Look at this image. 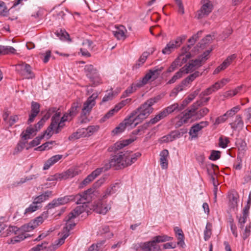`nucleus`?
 I'll list each match as a JSON object with an SVG mask.
<instances>
[{"label": "nucleus", "instance_id": "obj_63", "mask_svg": "<svg viewBox=\"0 0 251 251\" xmlns=\"http://www.w3.org/2000/svg\"><path fill=\"white\" fill-rule=\"evenodd\" d=\"M227 118L225 114L217 117L215 120L214 125H218L225 122Z\"/></svg>", "mask_w": 251, "mask_h": 251}, {"label": "nucleus", "instance_id": "obj_16", "mask_svg": "<svg viewBox=\"0 0 251 251\" xmlns=\"http://www.w3.org/2000/svg\"><path fill=\"white\" fill-rule=\"evenodd\" d=\"M40 105L39 103L37 102L32 101L31 102V113L29 115V117L27 121L28 124L33 122L35 118L37 116L40 112Z\"/></svg>", "mask_w": 251, "mask_h": 251}, {"label": "nucleus", "instance_id": "obj_32", "mask_svg": "<svg viewBox=\"0 0 251 251\" xmlns=\"http://www.w3.org/2000/svg\"><path fill=\"white\" fill-rule=\"evenodd\" d=\"M55 35L62 41H68L71 42L69 34L64 30L61 29L55 32Z\"/></svg>", "mask_w": 251, "mask_h": 251}, {"label": "nucleus", "instance_id": "obj_59", "mask_svg": "<svg viewBox=\"0 0 251 251\" xmlns=\"http://www.w3.org/2000/svg\"><path fill=\"white\" fill-rule=\"evenodd\" d=\"M125 129L126 127L125 126V125H124V124L121 123L118 126H117L113 130L112 132L114 134H117L123 132Z\"/></svg>", "mask_w": 251, "mask_h": 251}, {"label": "nucleus", "instance_id": "obj_58", "mask_svg": "<svg viewBox=\"0 0 251 251\" xmlns=\"http://www.w3.org/2000/svg\"><path fill=\"white\" fill-rule=\"evenodd\" d=\"M48 244L47 242H44L41 244H38L37 246L31 248L29 251H40L41 250L46 249L47 245Z\"/></svg>", "mask_w": 251, "mask_h": 251}, {"label": "nucleus", "instance_id": "obj_61", "mask_svg": "<svg viewBox=\"0 0 251 251\" xmlns=\"http://www.w3.org/2000/svg\"><path fill=\"white\" fill-rule=\"evenodd\" d=\"M229 142L228 139L225 137L223 138V137H220L219 138V146L222 148H226L227 147V145Z\"/></svg>", "mask_w": 251, "mask_h": 251}, {"label": "nucleus", "instance_id": "obj_18", "mask_svg": "<svg viewBox=\"0 0 251 251\" xmlns=\"http://www.w3.org/2000/svg\"><path fill=\"white\" fill-rule=\"evenodd\" d=\"M126 29L123 25H119L116 27L115 30L113 31L114 36L118 40H124L126 36L125 34Z\"/></svg>", "mask_w": 251, "mask_h": 251}, {"label": "nucleus", "instance_id": "obj_29", "mask_svg": "<svg viewBox=\"0 0 251 251\" xmlns=\"http://www.w3.org/2000/svg\"><path fill=\"white\" fill-rule=\"evenodd\" d=\"M178 103H174L173 104H171L165 108H164L162 111V113H163L165 117H167L169 114L172 113L173 112L176 111H178Z\"/></svg>", "mask_w": 251, "mask_h": 251}, {"label": "nucleus", "instance_id": "obj_31", "mask_svg": "<svg viewBox=\"0 0 251 251\" xmlns=\"http://www.w3.org/2000/svg\"><path fill=\"white\" fill-rule=\"evenodd\" d=\"M16 50L12 47L9 46H0V54H15Z\"/></svg>", "mask_w": 251, "mask_h": 251}, {"label": "nucleus", "instance_id": "obj_12", "mask_svg": "<svg viewBox=\"0 0 251 251\" xmlns=\"http://www.w3.org/2000/svg\"><path fill=\"white\" fill-rule=\"evenodd\" d=\"M108 166L106 168H99L93 171L82 182L81 185L86 186L91 182L93 181L102 172L106 171L108 170Z\"/></svg>", "mask_w": 251, "mask_h": 251}, {"label": "nucleus", "instance_id": "obj_5", "mask_svg": "<svg viewBox=\"0 0 251 251\" xmlns=\"http://www.w3.org/2000/svg\"><path fill=\"white\" fill-rule=\"evenodd\" d=\"M15 69L17 73L23 78L29 79L35 77L31 67L25 62L16 65Z\"/></svg>", "mask_w": 251, "mask_h": 251}, {"label": "nucleus", "instance_id": "obj_51", "mask_svg": "<svg viewBox=\"0 0 251 251\" xmlns=\"http://www.w3.org/2000/svg\"><path fill=\"white\" fill-rule=\"evenodd\" d=\"M75 175L73 174V171L69 170L68 171L63 173L59 175V178L66 179L68 178L74 177Z\"/></svg>", "mask_w": 251, "mask_h": 251}, {"label": "nucleus", "instance_id": "obj_36", "mask_svg": "<svg viewBox=\"0 0 251 251\" xmlns=\"http://www.w3.org/2000/svg\"><path fill=\"white\" fill-rule=\"evenodd\" d=\"M231 125L232 127L233 128H243L244 122L242 119L241 116L240 115H237L234 122Z\"/></svg>", "mask_w": 251, "mask_h": 251}, {"label": "nucleus", "instance_id": "obj_55", "mask_svg": "<svg viewBox=\"0 0 251 251\" xmlns=\"http://www.w3.org/2000/svg\"><path fill=\"white\" fill-rule=\"evenodd\" d=\"M18 236H15L13 239H11V242L13 244L15 243L19 242L22 240L25 239L27 236L25 234V233H18Z\"/></svg>", "mask_w": 251, "mask_h": 251}, {"label": "nucleus", "instance_id": "obj_60", "mask_svg": "<svg viewBox=\"0 0 251 251\" xmlns=\"http://www.w3.org/2000/svg\"><path fill=\"white\" fill-rule=\"evenodd\" d=\"M170 133L174 141V140L182 136L184 132L182 131L181 132L179 130H175L172 131Z\"/></svg>", "mask_w": 251, "mask_h": 251}, {"label": "nucleus", "instance_id": "obj_7", "mask_svg": "<svg viewBox=\"0 0 251 251\" xmlns=\"http://www.w3.org/2000/svg\"><path fill=\"white\" fill-rule=\"evenodd\" d=\"M186 38V36L182 35L178 37L175 40L170 41L162 50V52L164 54H170L176 49H177Z\"/></svg>", "mask_w": 251, "mask_h": 251}, {"label": "nucleus", "instance_id": "obj_35", "mask_svg": "<svg viewBox=\"0 0 251 251\" xmlns=\"http://www.w3.org/2000/svg\"><path fill=\"white\" fill-rule=\"evenodd\" d=\"M120 109L116 105L113 108L110 109L107 113H106L104 116L100 119V122H104L106 120L109 119L112 117L115 113H117Z\"/></svg>", "mask_w": 251, "mask_h": 251}, {"label": "nucleus", "instance_id": "obj_64", "mask_svg": "<svg viewBox=\"0 0 251 251\" xmlns=\"http://www.w3.org/2000/svg\"><path fill=\"white\" fill-rule=\"evenodd\" d=\"M245 115L246 117L245 122L248 123L251 119V106L245 110Z\"/></svg>", "mask_w": 251, "mask_h": 251}, {"label": "nucleus", "instance_id": "obj_42", "mask_svg": "<svg viewBox=\"0 0 251 251\" xmlns=\"http://www.w3.org/2000/svg\"><path fill=\"white\" fill-rule=\"evenodd\" d=\"M70 234L69 233H64L63 236L58 240L55 241V243L52 245V248L54 249L57 248L58 246L62 245L65 241V240L69 236Z\"/></svg>", "mask_w": 251, "mask_h": 251}, {"label": "nucleus", "instance_id": "obj_37", "mask_svg": "<svg viewBox=\"0 0 251 251\" xmlns=\"http://www.w3.org/2000/svg\"><path fill=\"white\" fill-rule=\"evenodd\" d=\"M242 87L243 86L241 85L236 87L234 90H231L226 92L223 95L224 97L225 98H228L229 97H232L235 96L242 89Z\"/></svg>", "mask_w": 251, "mask_h": 251}, {"label": "nucleus", "instance_id": "obj_27", "mask_svg": "<svg viewBox=\"0 0 251 251\" xmlns=\"http://www.w3.org/2000/svg\"><path fill=\"white\" fill-rule=\"evenodd\" d=\"M37 132V129H35L33 126H28L26 130L22 132L21 134L22 138L25 140L30 139L32 134H35Z\"/></svg>", "mask_w": 251, "mask_h": 251}, {"label": "nucleus", "instance_id": "obj_33", "mask_svg": "<svg viewBox=\"0 0 251 251\" xmlns=\"http://www.w3.org/2000/svg\"><path fill=\"white\" fill-rule=\"evenodd\" d=\"M201 74H202L200 73L199 71H196L183 80L182 83L184 84L185 86H187L189 83L194 80L195 78L201 75Z\"/></svg>", "mask_w": 251, "mask_h": 251}, {"label": "nucleus", "instance_id": "obj_25", "mask_svg": "<svg viewBox=\"0 0 251 251\" xmlns=\"http://www.w3.org/2000/svg\"><path fill=\"white\" fill-rule=\"evenodd\" d=\"M98 126H90L87 128H81V131L83 132V136L89 137L93 135L95 132L97 131L99 129Z\"/></svg>", "mask_w": 251, "mask_h": 251}, {"label": "nucleus", "instance_id": "obj_3", "mask_svg": "<svg viewBox=\"0 0 251 251\" xmlns=\"http://www.w3.org/2000/svg\"><path fill=\"white\" fill-rule=\"evenodd\" d=\"M94 191L92 189H89L81 194L76 195L66 196L57 199L59 205H64L70 201H76L77 204L84 203L92 200Z\"/></svg>", "mask_w": 251, "mask_h": 251}, {"label": "nucleus", "instance_id": "obj_13", "mask_svg": "<svg viewBox=\"0 0 251 251\" xmlns=\"http://www.w3.org/2000/svg\"><path fill=\"white\" fill-rule=\"evenodd\" d=\"M208 125V122L207 121L201 122L199 123L194 125L190 128L189 132V135L192 138H196L198 137L199 131L203 128L206 127Z\"/></svg>", "mask_w": 251, "mask_h": 251}, {"label": "nucleus", "instance_id": "obj_50", "mask_svg": "<svg viewBox=\"0 0 251 251\" xmlns=\"http://www.w3.org/2000/svg\"><path fill=\"white\" fill-rule=\"evenodd\" d=\"M217 168V166L216 165H215L214 164H211V165L209 167H208L207 168V172L208 174V175L209 176V177H211L212 176H216V169Z\"/></svg>", "mask_w": 251, "mask_h": 251}, {"label": "nucleus", "instance_id": "obj_38", "mask_svg": "<svg viewBox=\"0 0 251 251\" xmlns=\"http://www.w3.org/2000/svg\"><path fill=\"white\" fill-rule=\"evenodd\" d=\"M165 117L162 112L160 111L158 114L155 115L154 118L151 119L149 122H147L145 124H148V125L149 127L150 125H154Z\"/></svg>", "mask_w": 251, "mask_h": 251}, {"label": "nucleus", "instance_id": "obj_43", "mask_svg": "<svg viewBox=\"0 0 251 251\" xmlns=\"http://www.w3.org/2000/svg\"><path fill=\"white\" fill-rule=\"evenodd\" d=\"M149 54L150 52H144L143 53L139 58L138 62L136 64V68H139L144 63Z\"/></svg>", "mask_w": 251, "mask_h": 251}, {"label": "nucleus", "instance_id": "obj_9", "mask_svg": "<svg viewBox=\"0 0 251 251\" xmlns=\"http://www.w3.org/2000/svg\"><path fill=\"white\" fill-rule=\"evenodd\" d=\"M203 4L201 9L198 11L197 17L200 19L207 16L211 12L213 9V5L209 0H203Z\"/></svg>", "mask_w": 251, "mask_h": 251}, {"label": "nucleus", "instance_id": "obj_23", "mask_svg": "<svg viewBox=\"0 0 251 251\" xmlns=\"http://www.w3.org/2000/svg\"><path fill=\"white\" fill-rule=\"evenodd\" d=\"M174 231L178 240L177 244L179 246L183 248L184 246L185 245V243L184 241V236L182 229L176 226L174 228Z\"/></svg>", "mask_w": 251, "mask_h": 251}, {"label": "nucleus", "instance_id": "obj_21", "mask_svg": "<svg viewBox=\"0 0 251 251\" xmlns=\"http://www.w3.org/2000/svg\"><path fill=\"white\" fill-rule=\"evenodd\" d=\"M159 247H155L152 240L146 242H141L142 251H158Z\"/></svg>", "mask_w": 251, "mask_h": 251}, {"label": "nucleus", "instance_id": "obj_62", "mask_svg": "<svg viewBox=\"0 0 251 251\" xmlns=\"http://www.w3.org/2000/svg\"><path fill=\"white\" fill-rule=\"evenodd\" d=\"M60 205L58 203L57 200L56 199H54L47 205V208L48 209H50L58 207Z\"/></svg>", "mask_w": 251, "mask_h": 251}, {"label": "nucleus", "instance_id": "obj_28", "mask_svg": "<svg viewBox=\"0 0 251 251\" xmlns=\"http://www.w3.org/2000/svg\"><path fill=\"white\" fill-rule=\"evenodd\" d=\"M51 194V191H46L40 196L36 197L34 199L33 201L38 205L40 204L42 202L48 200Z\"/></svg>", "mask_w": 251, "mask_h": 251}, {"label": "nucleus", "instance_id": "obj_26", "mask_svg": "<svg viewBox=\"0 0 251 251\" xmlns=\"http://www.w3.org/2000/svg\"><path fill=\"white\" fill-rule=\"evenodd\" d=\"M173 237L169 236L167 235H161L153 237L152 239V242L155 245V247H158V246L156 245L157 243L171 241L173 240Z\"/></svg>", "mask_w": 251, "mask_h": 251}, {"label": "nucleus", "instance_id": "obj_22", "mask_svg": "<svg viewBox=\"0 0 251 251\" xmlns=\"http://www.w3.org/2000/svg\"><path fill=\"white\" fill-rule=\"evenodd\" d=\"M136 139L137 137L136 136H132L128 139L117 142L114 144V149L115 150H121L126 146H127L129 144L134 142L136 140Z\"/></svg>", "mask_w": 251, "mask_h": 251}, {"label": "nucleus", "instance_id": "obj_10", "mask_svg": "<svg viewBox=\"0 0 251 251\" xmlns=\"http://www.w3.org/2000/svg\"><path fill=\"white\" fill-rule=\"evenodd\" d=\"M86 76L91 80V81H99V74L96 68H94L92 65H87L84 68Z\"/></svg>", "mask_w": 251, "mask_h": 251}, {"label": "nucleus", "instance_id": "obj_19", "mask_svg": "<svg viewBox=\"0 0 251 251\" xmlns=\"http://www.w3.org/2000/svg\"><path fill=\"white\" fill-rule=\"evenodd\" d=\"M60 119L59 118L53 116L51 118V122L46 130L45 134H47L49 137H50L53 133L54 129L56 127L57 125L59 123Z\"/></svg>", "mask_w": 251, "mask_h": 251}, {"label": "nucleus", "instance_id": "obj_45", "mask_svg": "<svg viewBox=\"0 0 251 251\" xmlns=\"http://www.w3.org/2000/svg\"><path fill=\"white\" fill-rule=\"evenodd\" d=\"M240 109V107L239 105L236 106L231 109L226 111V113L224 114L226 115V118L228 119L229 117H231L234 115L236 113H237Z\"/></svg>", "mask_w": 251, "mask_h": 251}, {"label": "nucleus", "instance_id": "obj_14", "mask_svg": "<svg viewBox=\"0 0 251 251\" xmlns=\"http://www.w3.org/2000/svg\"><path fill=\"white\" fill-rule=\"evenodd\" d=\"M124 155L125 157H126L127 166H128L134 163L137 160V158L141 156V153L139 152L133 153L132 151H124Z\"/></svg>", "mask_w": 251, "mask_h": 251}, {"label": "nucleus", "instance_id": "obj_48", "mask_svg": "<svg viewBox=\"0 0 251 251\" xmlns=\"http://www.w3.org/2000/svg\"><path fill=\"white\" fill-rule=\"evenodd\" d=\"M27 143L26 141H20L16 147L15 148L14 151V154H17L19 152L22 151L25 148V146L26 143Z\"/></svg>", "mask_w": 251, "mask_h": 251}, {"label": "nucleus", "instance_id": "obj_1", "mask_svg": "<svg viewBox=\"0 0 251 251\" xmlns=\"http://www.w3.org/2000/svg\"><path fill=\"white\" fill-rule=\"evenodd\" d=\"M159 100V96L149 99L139 107L133 111L122 123L126 127L133 124L135 126L152 112L153 109L152 106L157 102Z\"/></svg>", "mask_w": 251, "mask_h": 251}, {"label": "nucleus", "instance_id": "obj_57", "mask_svg": "<svg viewBox=\"0 0 251 251\" xmlns=\"http://www.w3.org/2000/svg\"><path fill=\"white\" fill-rule=\"evenodd\" d=\"M191 57V54L190 53L186 54H181L176 59H178L179 64H181V66L186 62L188 59Z\"/></svg>", "mask_w": 251, "mask_h": 251}, {"label": "nucleus", "instance_id": "obj_11", "mask_svg": "<svg viewBox=\"0 0 251 251\" xmlns=\"http://www.w3.org/2000/svg\"><path fill=\"white\" fill-rule=\"evenodd\" d=\"M98 97V93L97 92L94 93L91 96L88 97L86 101L83 103V106L82 110L83 111L84 113L90 112L93 107L96 104V100Z\"/></svg>", "mask_w": 251, "mask_h": 251}, {"label": "nucleus", "instance_id": "obj_2", "mask_svg": "<svg viewBox=\"0 0 251 251\" xmlns=\"http://www.w3.org/2000/svg\"><path fill=\"white\" fill-rule=\"evenodd\" d=\"M201 100H198L191 106L190 108L185 111L182 117L180 118L178 126H180L183 124L188 122V120L193 116H196L197 119H201L209 112V109L206 107L201 108L198 112L196 110L202 105Z\"/></svg>", "mask_w": 251, "mask_h": 251}, {"label": "nucleus", "instance_id": "obj_49", "mask_svg": "<svg viewBox=\"0 0 251 251\" xmlns=\"http://www.w3.org/2000/svg\"><path fill=\"white\" fill-rule=\"evenodd\" d=\"M90 114L88 113L83 112V111H81V113L79 117V122L80 124H85L89 122V119H88V117L89 116Z\"/></svg>", "mask_w": 251, "mask_h": 251}, {"label": "nucleus", "instance_id": "obj_30", "mask_svg": "<svg viewBox=\"0 0 251 251\" xmlns=\"http://www.w3.org/2000/svg\"><path fill=\"white\" fill-rule=\"evenodd\" d=\"M110 209V207L105 206L101 200L99 201L96 203V209L100 214H105Z\"/></svg>", "mask_w": 251, "mask_h": 251}, {"label": "nucleus", "instance_id": "obj_52", "mask_svg": "<svg viewBox=\"0 0 251 251\" xmlns=\"http://www.w3.org/2000/svg\"><path fill=\"white\" fill-rule=\"evenodd\" d=\"M67 223L66 226L63 228V233H69L70 234V230L72 229L75 226V223H71V221L68 220V217L66 218V220Z\"/></svg>", "mask_w": 251, "mask_h": 251}, {"label": "nucleus", "instance_id": "obj_34", "mask_svg": "<svg viewBox=\"0 0 251 251\" xmlns=\"http://www.w3.org/2000/svg\"><path fill=\"white\" fill-rule=\"evenodd\" d=\"M12 233L15 234L20 233V228H18L16 226H10L5 231H3L2 232V234L3 236L6 237L10 235Z\"/></svg>", "mask_w": 251, "mask_h": 251}, {"label": "nucleus", "instance_id": "obj_4", "mask_svg": "<svg viewBox=\"0 0 251 251\" xmlns=\"http://www.w3.org/2000/svg\"><path fill=\"white\" fill-rule=\"evenodd\" d=\"M163 67L156 66L154 68L149 70L148 73L143 77L142 79L134 85V87H141L146 84L148 81L152 79V80H155L163 70ZM136 89V88H135Z\"/></svg>", "mask_w": 251, "mask_h": 251}, {"label": "nucleus", "instance_id": "obj_40", "mask_svg": "<svg viewBox=\"0 0 251 251\" xmlns=\"http://www.w3.org/2000/svg\"><path fill=\"white\" fill-rule=\"evenodd\" d=\"M148 124H144L143 125L139 126L138 129L132 132L133 135H141L145 132V131L148 128Z\"/></svg>", "mask_w": 251, "mask_h": 251}, {"label": "nucleus", "instance_id": "obj_8", "mask_svg": "<svg viewBox=\"0 0 251 251\" xmlns=\"http://www.w3.org/2000/svg\"><path fill=\"white\" fill-rule=\"evenodd\" d=\"M43 222V217L39 216L29 223L22 226L20 228V233H25V232H30Z\"/></svg>", "mask_w": 251, "mask_h": 251}, {"label": "nucleus", "instance_id": "obj_15", "mask_svg": "<svg viewBox=\"0 0 251 251\" xmlns=\"http://www.w3.org/2000/svg\"><path fill=\"white\" fill-rule=\"evenodd\" d=\"M91 201V200L88 202H86L84 203H82V205H79L75 207L74 210L70 213L68 215V220L70 221V220L74 219L76 216L84 212L86 210V207L87 206L86 204Z\"/></svg>", "mask_w": 251, "mask_h": 251}, {"label": "nucleus", "instance_id": "obj_44", "mask_svg": "<svg viewBox=\"0 0 251 251\" xmlns=\"http://www.w3.org/2000/svg\"><path fill=\"white\" fill-rule=\"evenodd\" d=\"M81 137H84L83 136V132L81 131V128L78 129L77 131L73 133L68 138L69 140H73L79 139Z\"/></svg>", "mask_w": 251, "mask_h": 251}, {"label": "nucleus", "instance_id": "obj_41", "mask_svg": "<svg viewBox=\"0 0 251 251\" xmlns=\"http://www.w3.org/2000/svg\"><path fill=\"white\" fill-rule=\"evenodd\" d=\"M120 184L118 182L115 183L108 187L106 191V195H110L115 193L119 188Z\"/></svg>", "mask_w": 251, "mask_h": 251}, {"label": "nucleus", "instance_id": "obj_17", "mask_svg": "<svg viewBox=\"0 0 251 251\" xmlns=\"http://www.w3.org/2000/svg\"><path fill=\"white\" fill-rule=\"evenodd\" d=\"M235 54L229 56L220 66H219L214 71V74H217L220 71L226 69L231 63L232 60L235 58Z\"/></svg>", "mask_w": 251, "mask_h": 251}, {"label": "nucleus", "instance_id": "obj_47", "mask_svg": "<svg viewBox=\"0 0 251 251\" xmlns=\"http://www.w3.org/2000/svg\"><path fill=\"white\" fill-rule=\"evenodd\" d=\"M182 69L183 70L186 74H188L194 71L196 69V68L194 67V65L191 63V62L190 61L188 64L185 65L182 68Z\"/></svg>", "mask_w": 251, "mask_h": 251}, {"label": "nucleus", "instance_id": "obj_53", "mask_svg": "<svg viewBox=\"0 0 251 251\" xmlns=\"http://www.w3.org/2000/svg\"><path fill=\"white\" fill-rule=\"evenodd\" d=\"M40 207V205L37 204L34 201L25 210V213H31L35 211Z\"/></svg>", "mask_w": 251, "mask_h": 251}, {"label": "nucleus", "instance_id": "obj_56", "mask_svg": "<svg viewBox=\"0 0 251 251\" xmlns=\"http://www.w3.org/2000/svg\"><path fill=\"white\" fill-rule=\"evenodd\" d=\"M221 157V152L218 151L213 150L211 151V154L209 156V159L211 160L215 161L219 159Z\"/></svg>", "mask_w": 251, "mask_h": 251}, {"label": "nucleus", "instance_id": "obj_24", "mask_svg": "<svg viewBox=\"0 0 251 251\" xmlns=\"http://www.w3.org/2000/svg\"><path fill=\"white\" fill-rule=\"evenodd\" d=\"M62 157V155H55L50 159H49L45 163L43 170H46L49 169L51 166L56 163L58 161L61 159Z\"/></svg>", "mask_w": 251, "mask_h": 251}, {"label": "nucleus", "instance_id": "obj_54", "mask_svg": "<svg viewBox=\"0 0 251 251\" xmlns=\"http://www.w3.org/2000/svg\"><path fill=\"white\" fill-rule=\"evenodd\" d=\"M178 66H181V64H179L178 59H175L174 61H173L170 66L168 68L167 70L168 73H171L174 71Z\"/></svg>", "mask_w": 251, "mask_h": 251}, {"label": "nucleus", "instance_id": "obj_46", "mask_svg": "<svg viewBox=\"0 0 251 251\" xmlns=\"http://www.w3.org/2000/svg\"><path fill=\"white\" fill-rule=\"evenodd\" d=\"M54 143V141L47 142L43 144L40 146L38 147L35 149V151H43L46 150L50 149L51 148L50 145H52Z\"/></svg>", "mask_w": 251, "mask_h": 251}, {"label": "nucleus", "instance_id": "obj_6", "mask_svg": "<svg viewBox=\"0 0 251 251\" xmlns=\"http://www.w3.org/2000/svg\"><path fill=\"white\" fill-rule=\"evenodd\" d=\"M124 151L121 152L112 157L109 162V164L106 165L103 168L108 166V169L110 167H114L115 169H120L127 167V164L125 157Z\"/></svg>", "mask_w": 251, "mask_h": 251}, {"label": "nucleus", "instance_id": "obj_39", "mask_svg": "<svg viewBox=\"0 0 251 251\" xmlns=\"http://www.w3.org/2000/svg\"><path fill=\"white\" fill-rule=\"evenodd\" d=\"M211 229L212 224L210 223H207L204 231V239L205 241H207L210 238L211 235Z\"/></svg>", "mask_w": 251, "mask_h": 251}, {"label": "nucleus", "instance_id": "obj_20", "mask_svg": "<svg viewBox=\"0 0 251 251\" xmlns=\"http://www.w3.org/2000/svg\"><path fill=\"white\" fill-rule=\"evenodd\" d=\"M160 165L162 169H166L168 168V157L169 156V151L167 150H163L159 154Z\"/></svg>", "mask_w": 251, "mask_h": 251}]
</instances>
